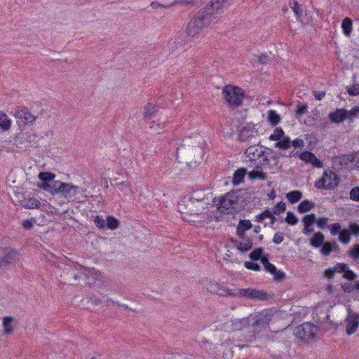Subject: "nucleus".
I'll use <instances>...</instances> for the list:
<instances>
[{
    "label": "nucleus",
    "instance_id": "1",
    "mask_svg": "<svg viewBox=\"0 0 359 359\" xmlns=\"http://www.w3.org/2000/svg\"><path fill=\"white\" fill-rule=\"evenodd\" d=\"M232 0H212L199 11L190 20L187 27V34L195 36L212 20L217 17L219 10L228 6Z\"/></svg>",
    "mask_w": 359,
    "mask_h": 359
},
{
    "label": "nucleus",
    "instance_id": "2",
    "mask_svg": "<svg viewBox=\"0 0 359 359\" xmlns=\"http://www.w3.org/2000/svg\"><path fill=\"white\" fill-rule=\"evenodd\" d=\"M14 116L17 118V124L20 130V133H16L15 141L18 144H22L23 142L20 139L22 138L21 135H23L22 133L23 128L26 125L32 126L35 123L37 116L31 114L27 107L22 106L17 107L15 109Z\"/></svg>",
    "mask_w": 359,
    "mask_h": 359
},
{
    "label": "nucleus",
    "instance_id": "3",
    "mask_svg": "<svg viewBox=\"0 0 359 359\" xmlns=\"http://www.w3.org/2000/svg\"><path fill=\"white\" fill-rule=\"evenodd\" d=\"M183 157L186 163L189 166L193 164L198 163L202 158L203 150L199 147L192 146L186 147L184 144H182L176 148V157L179 155Z\"/></svg>",
    "mask_w": 359,
    "mask_h": 359
},
{
    "label": "nucleus",
    "instance_id": "4",
    "mask_svg": "<svg viewBox=\"0 0 359 359\" xmlns=\"http://www.w3.org/2000/svg\"><path fill=\"white\" fill-rule=\"evenodd\" d=\"M339 182L340 177L338 175L330 170H326L323 172V176L315 182L314 186L318 189L333 190Z\"/></svg>",
    "mask_w": 359,
    "mask_h": 359
},
{
    "label": "nucleus",
    "instance_id": "5",
    "mask_svg": "<svg viewBox=\"0 0 359 359\" xmlns=\"http://www.w3.org/2000/svg\"><path fill=\"white\" fill-rule=\"evenodd\" d=\"M222 94L229 105L236 107L241 105L245 95L242 88L231 85L226 86L223 89Z\"/></svg>",
    "mask_w": 359,
    "mask_h": 359
},
{
    "label": "nucleus",
    "instance_id": "6",
    "mask_svg": "<svg viewBox=\"0 0 359 359\" xmlns=\"http://www.w3.org/2000/svg\"><path fill=\"white\" fill-rule=\"evenodd\" d=\"M318 327L311 323H304L295 327L294 333L302 341L309 342L316 338Z\"/></svg>",
    "mask_w": 359,
    "mask_h": 359
},
{
    "label": "nucleus",
    "instance_id": "7",
    "mask_svg": "<svg viewBox=\"0 0 359 359\" xmlns=\"http://www.w3.org/2000/svg\"><path fill=\"white\" fill-rule=\"evenodd\" d=\"M237 204V196L233 193H227L219 200L217 205L219 211L226 213L229 210H236Z\"/></svg>",
    "mask_w": 359,
    "mask_h": 359
},
{
    "label": "nucleus",
    "instance_id": "8",
    "mask_svg": "<svg viewBox=\"0 0 359 359\" xmlns=\"http://www.w3.org/2000/svg\"><path fill=\"white\" fill-rule=\"evenodd\" d=\"M157 111V109L152 103L149 102L144 109V120L149 124V128L158 131L165 128V122L156 123L155 121H149Z\"/></svg>",
    "mask_w": 359,
    "mask_h": 359
},
{
    "label": "nucleus",
    "instance_id": "9",
    "mask_svg": "<svg viewBox=\"0 0 359 359\" xmlns=\"http://www.w3.org/2000/svg\"><path fill=\"white\" fill-rule=\"evenodd\" d=\"M235 297H244L251 299L266 301L269 299L270 295L263 290L245 288L239 289L238 292L235 294Z\"/></svg>",
    "mask_w": 359,
    "mask_h": 359
},
{
    "label": "nucleus",
    "instance_id": "10",
    "mask_svg": "<svg viewBox=\"0 0 359 359\" xmlns=\"http://www.w3.org/2000/svg\"><path fill=\"white\" fill-rule=\"evenodd\" d=\"M268 156L264 158L262 165L269 169L279 170L282 165L279 163V158L282 156V153L274 151L272 149L267 148Z\"/></svg>",
    "mask_w": 359,
    "mask_h": 359
},
{
    "label": "nucleus",
    "instance_id": "11",
    "mask_svg": "<svg viewBox=\"0 0 359 359\" xmlns=\"http://www.w3.org/2000/svg\"><path fill=\"white\" fill-rule=\"evenodd\" d=\"M199 202L198 200L192 198H189L187 200L184 198L178 204L179 211L190 215H198L201 212L200 209L196 208V205Z\"/></svg>",
    "mask_w": 359,
    "mask_h": 359
},
{
    "label": "nucleus",
    "instance_id": "12",
    "mask_svg": "<svg viewBox=\"0 0 359 359\" xmlns=\"http://www.w3.org/2000/svg\"><path fill=\"white\" fill-rule=\"evenodd\" d=\"M266 152L267 147L257 144L248 147L245 149V154L249 158V161L251 162L256 161L259 158H262L263 161L264 158L268 156V153Z\"/></svg>",
    "mask_w": 359,
    "mask_h": 359
},
{
    "label": "nucleus",
    "instance_id": "13",
    "mask_svg": "<svg viewBox=\"0 0 359 359\" xmlns=\"http://www.w3.org/2000/svg\"><path fill=\"white\" fill-rule=\"evenodd\" d=\"M238 237L240 239L239 241L233 238H230L229 240L238 251L245 253L252 248V240L247 233L238 236Z\"/></svg>",
    "mask_w": 359,
    "mask_h": 359
},
{
    "label": "nucleus",
    "instance_id": "14",
    "mask_svg": "<svg viewBox=\"0 0 359 359\" xmlns=\"http://www.w3.org/2000/svg\"><path fill=\"white\" fill-rule=\"evenodd\" d=\"M4 256L0 258V269H6L15 264L20 257V252L13 248H5Z\"/></svg>",
    "mask_w": 359,
    "mask_h": 359
},
{
    "label": "nucleus",
    "instance_id": "15",
    "mask_svg": "<svg viewBox=\"0 0 359 359\" xmlns=\"http://www.w3.org/2000/svg\"><path fill=\"white\" fill-rule=\"evenodd\" d=\"M55 194H61L67 200L72 199L76 195L78 187L69 184L58 182Z\"/></svg>",
    "mask_w": 359,
    "mask_h": 359
},
{
    "label": "nucleus",
    "instance_id": "16",
    "mask_svg": "<svg viewBox=\"0 0 359 359\" xmlns=\"http://www.w3.org/2000/svg\"><path fill=\"white\" fill-rule=\"evenodd\" d=\"M91 279L93 280V283H91V285H93L94 287L98 290L105 287L109 281L107 277L93 268H91Z\"/></svg>",
    "mask_w": 359,
    "mask_h": 359
},
{
    "label": "nucleus",
    "instance_id": "17",
    "mask_svg": "<svg viewBox=\"0 0 359 359\" xmlns=\"http://www.w3.org/2000/svg\"><path fill=\"white\" fill-rule=\"evenodd\" d=\"M208 290L214 294H217L219 296H231L235 297V292L231 290H229L219 284L218 283H210L208 287Z\"/></svg>",
    "mask_w": 359,
    "mask_h": 359
},
{
    "label": "nucleus",
    "instance_id": "18",
    "mask_svg": "<svg viewBox=\"0 0 359 359\" xmlns=\"http://www.w3.org/2000/svg\"><path fill=\"white\" fill-rule=\"evenodd\" d=\"M271 320V315L266 311H262L255 316V322L252 324L253 328L266 327Z\"/></svg>",
    "mask_w": 359,
    "mask_h": 359
},
{
    "label": "nucleus",
    "instance_id": "19",
    "mask_svg": "<svg viewBox=\"0 0 359 359\" xmlns=\"http://www.w3.org/2000/svg\"><path fill=\"white\" fill-rule=\"evenodd\" d=\"M346 332L348 335L355 333L359 325V313H353L348 316L346 320Z\"/></svg>",
    "mask_w": 359,
    "mask_h": 359
},
{
    "label": "nucleus",
    "instance_id": "20",
    "mask_svg": "<svg viewBox=\"0 0 359 359\" xmlns=\"http://www.w3.org/2000/svg\"><path fill=\"white\" fill-rule=\"evenodd\" d=\"M328 116L332 123L339 124L348 118V110L344 108L337 109L330 113Z\"/></svg>",
    "mask_w": 359,
    "mask_h": 359
},
{
    "label": "nucleus",
    "instance_id": "21",
    "mask_svg": "<svg viewBox=\"0 0 359 359\" xmlns=\"http://www.w3.org/2000/svg\"><path fill=\"white\" fill-rule=\"evenodd\" d=\"M257 133V131L253 125L247 123L239 130L238 138L240 141H247L254 137Z\"/></svg>",
    "mask_w": 359,
    "mask_h": 359
},
{
    "label": "nucleus",
    "instance_id": "22",
    "mask_svg": "<svg viewBox=\"0 0 359 359\" xmlns=\"http://www.w3.org/2000/svg\"><path fill=\"white\" fill-rule=\"evenodd\" d=\"M302 222L304 223V229L302 232L306 235H309L313 231V226L316 222V217L315 214L311 213L305 215L302 219Z\"/></svg>",
    "mask_w": 359,
    "mask_h": 359
},
{
    "label": "nucleus",
    "instance_id": "23",
    "mask_svg": "<svg viewBox=\"0 0 359 359\" xmlns=\"http://www.w3.org/2000/svg\"><path fill=\"white\" fill-rule=\"evenodd\" d=\"M264 268L266 272L273 275V278L276 281H283L285 278V273L281 271H278L271 262Z\"/></svg>",
    "mask_w": 359,
    "mask_h": 359
},
{
    "label": "nucleus",
    "instance_id": "24",
    "mask_svg": "<svg viewBox=\"0 0 359 359\" xmlns=\"http://www.w3.org/2000/svg\"><path fill=\"white\" fill-rule=\"evenodd\" d=\"M248 176L251 180L257 179L266 180L267 179V174L262 171V166L259 164L257 165L252 171L248 172Z\"/></svg>",
    "mask_w": 359,
    "mask_h": 359
},
{
    "label": "nucleus",
    "instance_id": "25",
    "mask_svg": "<svg viewBox=\"0 0 359 359\" xmlns=\"http://www.w3.org/2000/svg\"><path fill=\"white\" fill-rule=\"evenodd\" d=\"M252 228V224L249 219H240L236 226V235H243Z\"/></svg>",
    "mask_w": 359,
    "mask_h": 359
},
{
    "label": "nucleus",
    "instance_id": "26",
    "mask_svg": "<svg viewBox=\"0 0 359 359\" xmlns=\"http://www.w3.org/2000/svg\"><path fill=\"white\" fill-rule=\"evenodd\" d=\"M20 205L27 209H33V208H40L41 207V202L36 199L35 198H24L22 200H20Z\"/></svg>",
    "mask_w": 359,
    "mask_h": 359
},
{
    "label": "nucleus",
    "instance_id": "27",
    "mask_svg": "<svg viewBox=\"0 0 359 359\" xmlns=\"http://www.w3.org/2000/svg\"><path fill=\"white\" fill-rule=\"evenodd\" d=\"M248 172L246 168H241L237 169L233 176L232 183L234 186L238 185L243 182L244 177L248 175Z\"/></svg>",
    "mask_w": 359,
    "mask_h": 359
},
{
    "label": "nucleus",
    "instance_id": "28",
    "mask_svg": "<svg viewBox=\"0 0 359 359\" xmlns=\"http://www.w3.org/2000/svg\"><path fill=\"white\" fill-rule=\"evenodd\" d=\"M12 121L8 115L4 111H0V129L3 132L10 130Z\"/></svg>",
    "mask_w": 359,
    "mask_h": 359
},
{
    "label": "nucleus",
    "instance_id": "29",
    "mask_svg": "<svg viewBox=\"0 0 359 359\" xmlns=\"http://www.w3.org/2000/svg\"><path fill=\"white\" fill-rule=\"evenodd\" d=\"M182 36V34H178L174 39L169 41L168 48L171 53H173L179 46H182L184 41Z\"/></svg>",
    "mask_w": 359,
    "mask_h": 359
},
{
    "label": "nucleus",
    "instance_id": "30",
    "mask_svg": "<svg viewBox=\"0 0 359 359\" xmlns=\"http://www.w3.org/2000/svg\"><path fill=\"white\" fill-rule=\"evenodd\" d=\"M325 236L321 232H317L313 234L312 238L309 240L310 245L314 248H319L325 243Z\"/></svg>",
    "mask_w": 359,
    "mask_h": 359
},
{
    "label": "nucleus",
    "instance_id": "31",
    "mask_svg": "<svg viewBox=\"0 0 359 359\" xmlns=\"http://www.w3.org/2000/svg\"><path fill=\"white\" fill-rule=\"evenodd\" d=\"M341 29L344 34L350 36L353 31V21L349 18H345L341 22Z\"/></svg>",
    "mask_w": 359,
    "mask_h": 359
},
{
    "label": "nucleus",
    "instance_id": "32",
    "mask_svg": "<svg viewBox=\"0 0 359 359\" xmlns=\"http://www.w3.org/2000/svg\"><path fill=\"white\" fill-rule=\"evenodd\" d=\"M58 182H39L37 184V187L41 188L46 191L50 192L52 194H55L56 192V187Z\"/></svg>",
    "mask_w": 359,
    "mask_h": 359
},
{
    "label": "nucleus",
    "instance_id": "33",
    "mask_svg": "<svg viewBox=\"0 0 359 359\" xmlns=\"http://www.w3.org/2000/svg\"><path fill=\"white\" fill-rule=\"evenodd\" d=\"M314 206L315 203L309 200H304L299 204L297 210L299 213H305L311 210Z\"/></svg>",
    "mask_w": 359,
    "mask_h": 359
},
{
    "label": "nucleus",
    "instance_id": "34",
    "mask_svg": "<svg viewBox=\"0 0 359 359\" xmlns=\"http://www.w3.org/2000/svg\"><path fill=\"white\" fill-rule=\"evenodd\" d=\"M249 318H243L241 319H234L232 320V327L234 330H239L249 325Z\"/></svg>",
    "mask_w": 359,
    "mask_h": 359
},
{
    "label": "nucleus",
    "instance_id": "35",
    "mask_svg": "<svg viewBox=\"0 0 359 359\" xmlns=\"http://www.w3.org/2000/svg\"><path fill=\"white\" fill-rule=\"evenodd\" d=\"M120 222L118 219L111 215H108L106 218L105 229L115 230L118 228Z\"/></svg>",
    "mask_w": 359,
    "mask_h": 359
},
{
    "label": "nucleus",
    "instance_id": "36",
    "mask_svg": "<svg viewBox=\"0 0 359 359\" xmlns=\"http://www.w3.org/2000/svg\"><path fill=\"white\" fill-rule=\"evenodd\" d=\"M14 321V318L11 316H6L3 318V326L4 329V334H11L13 332V327L11 325Z\"/></svg>",
    "mask_w": 359,
    "mask_h": 359
},
{
    "label": "nucleus",
    "instance_id": "37",
    "mask_svg": "<svg viewBox=\"0 0 359 359\" xmlns=\"http://www.w3.org/2000/svg\"><path fill=\"white\" fill-rule=\"evenodd\" d=\"M338 161L341 166H346L349 163L354 161V156L352 154L341 155L335 157V162Z\"/></svg>",
    "mask_w": 359,
    "mask_h": 359
},
{
    "label": "nucleus",
    "instance_id": "38",
    "mask_svg": "<svg viewBox=\"0 0 359 359\" xmlns=\"http://www.w3.org/2000/svg\"><path fill=\"white\" fill-rule=\"evenodd\" d=\"M275 147L280 149H287L292 146V141L290 137L285 136L282 138L280 140L277 141L275 144Z\"/></svg>",
    "mask_w": 359,
    "mask_h": 359
},
{
    "label": "nucleus",
    "instance_id": "39",
    "mask_svg": "<svg viewBox=\"0 0 359 359\" xmlns=\"http://www.w3.org/2000/svg\"><path fill=\"white\" fill-rule=\"evenodd\" d=\"M267 120L269 121L271 126H275L280 123V117L276 111L269 110L268 111Z\"/></svg>",
    "mask_w": 359,
    "mask_h": 359
},
{
    "label": "nucleus",
    "instance_id": "40",
    "mask_svg": "<svg viewBox=\"0 0 359 359\" xmlns=\"http://www.w3.org/2000/svg\"><path fill=\"white\" fill-rule=\"evenodd\" d=\"M41 182H55L54 180L55 175L50 172H41L38 175Z\"/></svg>",
    "mask_w": 359,
    "mask_h": 359
},
{
    "label": "nucleus",
    "instance_id": "41",
    "mask_svg": "<svg viewBox=\"0 0 359 359\" xmlns=\"http://www.w3.org/2000/svg\"><path fill=\"white\" fill-rule=\"evenodd\" d=\"M286 198L291 203H295L302 198V193L297 190L292 191L286 194Z\"/></svg>",
    "mask_w": 359,
    "mask_h": 359
},
{
    "label": "nucleus",
    "instance_id": "42",
    "mask_svg": "<svg viewBox=\"0 0 359 359\" xmlns=\"http://www.w3.org/2000/svg\"><path fill=\"white\" fill-rule=\"evenodd\" d=\"M264 255V249L261 247L255 248L249 254V258L253 261L257 262Z\"/></svg>",
    "mask_w": 359,
    "mask_h": 359
},
{
    "label": "nucleus",
    "instance_id": "43",
    "mask_svg": "<svg viewBox=\"0 0 359 359\" xmlns=\"http://www.w3.org/2000/svg\"><path fill=\"white\" fill-rule=\"evenodd\" d=\"M351 234L348 229H344L339 235V241L343 244H348L351 241Z\"/></svg>",
    "mask_w": 359,
    "mask_h": 359
},
{
    "label": "nucleus",
    "instance_id": "44",
    "mask_svg": "<svg viewBox=\"0 0 359 359\" xmlns=\"http://www.w3.org/2000/svg\"><path fill=\"white\" fill-rule=\"evenodd\" d=\"M285 133L281 128H276L273 133L269 136V140L271 141H278L285 137Z\"/></svg>",
    "mask_w": 359,
    "mask_h": 359
},
{
    "label": "nucleus",
    "instance_id": "45",
    "mask_svg": "<svg viewBox=\"0 0 359 359\" xmlns=\"http://www.w3.org/2000/svg\"><path fill=\"white\" fill-rule=\"evenodd\" d=\"M347 254L353 260H359V243L353 245V246L348 250Z\"/></svg>",
    "mask_w": 359,
    "mask_h": 359
},
{
    "label": "nucleus",
    "instance_id": "46",
    "mask_svg": "<svg viewBox=\"0 0 359 359\" xmlns=\"http://www.w3.org/2000/svg\"><path fill=\"white\" fill-rule=\"evenodd\" d=\"M289 6L292 9L294 13L297 18L302 16V11L300 8V6L296 0H290L289 1Z\"/></svg>",
    "mask_w": 359,
    "mask_h": 359
},
{
    "label": "nucleus",
    "instance_id": "47",
    "mask_svg": "<svg viewBox=\"0 0 359 359\" xmlns=\"http://www.w3.org/2000/svg\"><path fill=\"white\" fill-rule=\"evenodd\" d=\"M308 105L307 104L298 102L297 104V109L295 110L296 116H300L304 114L307 111Z\"/></svg>",
    "mask_w": 359,
    "mask_h": 359
},
{
    "label": "nucleus",
    "instance_id": "48",
    "mask_svg": "<svg viewBox=\"0 0 359 359\" xmlns=\"http://www.w3.org/2000/svg\"><path fill=\"white\" fill-rule=\"evenodd\" d=\"M332 241L325 242L321 246L320 252L325 256H328L332 252Z\"/></svg>",
    "mask_w": 359,
    "mask_h": 359
},
{
    "label": "nucleus",
    "instance_id": "49",
    "mask_svg": "<svg viewBox=\"0 0 359 359\" xmlns=\"http://www.w3.org/2000/svg\"><path fill=\"white\" fill-rule=\"evenodd\" d=\"M327 227L330 229V233L332 236H335L337 234L339 235V233L342 231L341 224L338 222L329 224L327 225Z\"/></svg>",
    "mask_w": 359,
    "mask_h": 359
},
{
    "label": "nucleus",
    "instance_id": "50",
    "mask_svg": "<svg viewBox=\"0 0 359 359\" xmlns=\"http://www.w3.org/2000/svg\"><path fill=\"white\" fill-rule=\"evenodd\" d=\"M314 155L315 154L311 151H304L299 154V158L306 163H311Z\"/></svg>",
    "mask_w": 359,
    "mask_h": 359
},
{
    "label": "nucleus",
    "instance_id": "51",
    "mask_svg": "<svg viewBox=\"0 0 359 359\" xmlns=\"http://www.w3.org/2000/svg\"><path fill=\"white\" fill-rule=\"evenodd\" d=\"M94 223L100 229H104L106 226V219H104L102 216L97 215L94 218Z\"/></svg>",
    "mask_w": 359,
    "mask_h": 359
},
{
    "label": "nucleus",
    "instance_id": "52",
    "mask_svg": "<svg viewBox=\"0 0 359 359\" xmlns=\"http://www.w3.org/2000/svg\"><path fill=\"white\" fill-rule=\"evenodd\" d=\"M342 277L349 281H353L357 278V274L348 266V269H346Z\"/></svg>",
    "mask_w": 359,
    "mask_h": 359
},
{
    "label": "nucleus",
    "instance_id": "53",
    "mask_svg": "<svg viewBox=\"0 0 359 359\" xmlns=\"http://www.w3.org/2000/svg\"><path fill=\"white\" fill-rule=\"evenodd\" d=\"M348 229L351 235L354 236H359V224L357 222H350Z\"/></svg>",
    "mask_w": 359,
    "mask_h": 359
},
{
    "label": "nucleus",
    "instance_id": "54",
    "mask_svg": "<svg viewBox=\"0 0 359 359\" xmlns=\"http://www.w3.org/2000/svg\"><path fill=\"white\" fill-rule=\"evenodd\" d=\"M286 210V205L285 203L280 201L278 203L273 209V213L274 215H279Z\"/></svg>",
    "mask_w": 359,
    "mask_h": 359
},
{
    "label": "nucleus",
    "instance_id": "55",
    "mask_svg": "<svg viewBox=\"0 0 359 359\" xmlns=\"http://www.w3.org/2000/svg\"><path fill=\"white\" fill-rule=\"evenodd\" d=\"M244 266L246 269H249V270H252V271H259L261 270V266L257 264V263H255V262L252 261V262H245L244 263Z\"/></svg>",
    "mask_w": 359,
    "mask_h": 359
},
{
    "label": "nucleus",
    "instance_id": "56",
    "mask_svg": "<svg viewBox=\"0 0 359 359\" xmlns=\"http://www.w3.org/2000/svg\"><path fill=\"white\" fill-rule=\"evenodd\" d=\"M285 221L289 224L294 225L298 222L297 217L292 212H287V217L285 218Z\"/></svg>",
    "mask_w": 359,
    "mask_h": 359
},
{
    "label": "nucleus",
    "instance_id": "57",
    "mask_svg": "<svg viewBox=\"0 0 359 359\" xmlns=\"http://www.w3.org/2000/svg\"><path fill=\"white\" fill-rule=\"evenodd\" d=\"M332 269L334 273H341L344 274L346 269H348V264L346 263H337Z\"/></svg>",
    "mask_w": 359,
    "mask_h": 359
},
{
    "label": "nucleus",
    "instance_id": "58",
    "mask_svg": "<svg viewBox=\"0 0 359 359\" xmlns=\"http://www.w3.org/2000/svg\"><path fill=\"white\" fill-rule=\"evenodd\" d=\"M346 91L349 95L355 96L359 95V84L354 83L351 87H346Z\"/></svg>",
    "mask_w": 359,
    "mask_h": 359
},
{
    "label": "nucleus",
    "instance_id": "59",
    "mask_svg": "<svg viewBox=\"0 0 359 359\" xmlns=\"http://www.w3.org/2000/svg\"><path fill=\"white\" fill-rule=\"evenodd\" d=\"M350 198L359 202V187H353L350 191Z\"/></svg>",
    "mask_w": 359,
    "mask_h": 359
},
{
    "label": "nucleus",
    "instance_id": "60",
    "mask_svg": "<svg viewBox=\"0 0 359 359\" xmlns=\"http://www.w3.org/2000/svg\"><path fill=\"white\" fill-rule=\"evenodd\" d=\"M34 222H36L35 218H32L31 219H25L22 222V225L25 230H30L34 226Z\"/></svg>",
    "mask_w": 359,
    "mask_h": 359
},
{
    "label": "nucleus",
    "instance_id": "61",
    "mask_svg": "<svg viewBox=\"0 0 359 359\" xmlns=\"http://www.w3.org/2000/svg\"><path fill=\"white\" fill-rule=\"evenodd\" d=\"M114 186H116L121 191H125L130 189V184L128 182L116 183Z\"/></svg>",
    "mask_w": 359,
    "mask_h": 359
},
{
    "label": "nucleus",
    "instance_id": "62",
    "mask_svg": "<svg viewBox=\"0 0 359 359\" xmlns=\"http://www.w3.org/2000/svg\"><path fill=\"white\" fill-rule=\"evenodd\" d=\"M341 288L346 293H351L355 288V285H353L350 283H344L341 284Z\"/></svg>",
    "mask_w": 359,
    "mask_h": 359
},
{
    "label": "nucleus",
    "instance_id": "63",
    "mask_svg": "<svg viewBox=\"0 0 359 359\" xmlns=\"http://www.w3.org/2000/svg\"><path fill=\"white\" fill-rule=\"evenodd\" d=\"M359 114V106H355L351 110H348V118L352 119Z\"/></svg>",
    "mask_w": 359,
    "mask_h": 359
},
{
    "label": "nucleus",
    "instance_id": "64",
    "mask_svg": "<svg viewBox=\"0 0 359 359\" xmlns=\"http://www.w3.org/2000/svg\"><path fill=\"white\" fill-rule=\"evenodd\" d=\"M328 222V218L327 217H320L318 219H316V222L315 224L320 229H324Z\"/></svg>",
    "mask_w": 359,
    "mask_h": 359
}]
</instances>
